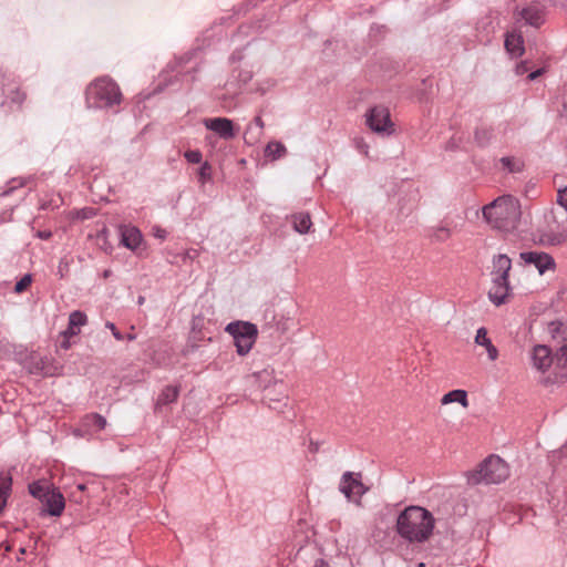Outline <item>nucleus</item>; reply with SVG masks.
<instances>
[{"instance_id":"9","label":"nucleus","mask_w":567,"mask_h":567,"mask_svg":"<svg viewBox=\"0 0 567 567\" xmlns=\"http://www.w3.org/2000/svg\"><path fill=\"white\" fill-rule=\"evenodd\" d=\"M546 17L545 7L540 3L533 2L523 8H516L514 18L517 24L530 25L539 28L544 24Z\"/></svg>"},{"instance_id":"36","label":"nucleus","mask_w":567,"mask_h":567,"mask_svg":"<svg viewBox=\"0 0 567 567\" xmlns=\"http://www.w3.org/2000/svg\"><path fill=\"white\" fill-rule=\"evenodd\" d=\"M355 144H357L358 150L361 153H363L364 155H368L369 146L364 143V141L362 138L355 140Z\"/></svg>"},{"instance_id":"35","label":"nucleus","mask_w":567,"mask_h":567,"mask_svg":"<svg viewBox=\"0 0 567 567\" xmlns=\"http://www.w3.org/2000/svg\"><path fill=\"white\" fill-rule=\"evenodd\" d=\"M209 165L208 163H205L202 165V167L199 168V177L202 179V182H205L206 179H208L210 177V173H209Z\"/></svg>"},{"instance_id":"46","label":"nucleus","mask_w":567,"mask_h":567,"mask_svg":"<svg viewBox=\"0 0 567 567\" xmlns=\"http://www.w3.org/2000/svg\"><path fill=\"white\" fill-rule=\"evenodd\" d=\"M145 301V298L143 296H140L137 299L138 305H143Z\"/></svg>"},{"instance_id":"28","label":"nucleus","mask_w":567,"mask_h":567,"mask_svg":"<svg viewBox=\"0 0 567 567\" xmlns=\"http://www.w3.org/2000/svg\"><path fill=\"white\" fill-rule=\"evenodd\" d=\"M433 238L437 241H444L446 240L447 238H450L451 236V230L450 228L445 227V226H440L437 228H435L433 230V234H432Z\"/></svg>"},{"instance_id":"19","label":"nucleus","mask_w":567,"mask_h":567,"mask_svg":"<svg viewBox=\"0 0 567 567\" xmlns=\"http://www.w3.org/2000/svg\"><path fill=\"white\" fill-rule=\"evenodd\" d=\"M511 269L512 260L506 254H498L493 257L491 274L509 275Z\"/></svg>"},{"instance_id":"41","label":"nucleus","mask_w":567,"mask_h":567,"mask_svg":"<svg viewBox=\"0 0 567 567\" xmlns=\"http://www.w3.org/2000/svg\"><path fill=\"white\" fill-rule=\"evenodd\" d=\"M542 73H543V70L538 69L534 72H530L527 78H528V80L533 81V80L537 79Z\"/></svg>"},{"instance_id":"8","label":"nucleus","mask_w":567,"mask_h":567,"mask_svg":"<svg viewBox=\"0 0 567 567\" xmlns=\"http://www.w3.org/2000/svg\"><path fill=\"white\" fill-rule=\"evenodd\" d=\"M251 381L258 385V388H262L266 393L264 395V400L267 401L268 406L274 410H278L279 406L288 399L287 392L284 390L285 385L282 382L275 381L274 386L279 388V391L276 395H272V390L264 384L266 382H270L272 380L271 372L268 370H262L259 372H255L250 377Z\"/></svg>"},{"instance_id":"22","label":"nucleus","mask_w":567,"mask_h":567,"mask_svg":"<svg viewBox=\"0 0 567 567\" xmlns=\"http://www.w3.org/2000/svg\"><path fill=\"white\" fill-rule=\"evenodd\" d=\"M509 286H492L488 291V298L495 306L498 307L506 302V299L509 295Z\"/></svg>"},{"instance_id":"43","label":"nucleus","mask_w":567,"mask_h":567,"mask_svg":"<svg viewBox=\"0 0 567 567\" xmlns=\"http://www.w3.org/2000/svg\"><path fill=\"white\" fill-rule=\"evenodd\" d=\"M24 99V95L20 94L19 92H17V96L13 97V101L18 102V103H21Z\"/></svg>"},{"instance_id":"20","label":"nucleus","mask_w":567,"mask_h":567,"mask_svg":"<svg viewBox=\"0 0 567 567\" xmlns=\"http://www.w3.org/2000/svg\"><path fill=\"white\" fill-rule=\"evenodd\" d=\"M290 218L293 229L299 234H307L312 226L311 217L308 213H297L291 215Z\"/></svg>"},{"instance_id":"30","label":"nucleus","mask_w":567,"mask_h":567,"mask_svg":"<svg viewBox=\"0 0 567 567\" xmlns=\"http://www.w3.org/2000/svg\"><path fill=\"white\" fill-rule=\"evenodd\" d=\"M501 164L503 165L504 168L508 169L511 173L520 171V166L516 165L511 157H502Z\"/></svg>"},{"instance_id":"29","label":"nucleus","mask_w":567,"mask_h":567,"mask_svg":"<svg viewBox=\"0 0 567 567\" xmlns=\"http://www.w3.org/2000/svg\"><path fill=\"white\" fill-rule=\"evenodd\" d=\"M492 276V286H509L508 276L509 275H501V274H491Z\"/></svg>"},{"instance_id":"11","label":"nucleus","mask_w":567,"mask_h":567,"mask_svg":"<svg viewBox=\"0 0 567 567\" xmlns=\"http://www.w3.org/2000/svg\"><path fill=\"white\" fill-rule=\"evenodd\" d=\"M339 491L349 499L352 501L353 497L358 499L367 492L362 481L361 474L353 472H344L341 476Z\"/></svg>"},{"instance_id":"34","label":"nucleus","mask_w":567,"mask_h":567,"mask_svg":"<svg viewBox=\"0 0 567 567\" xmlns=\"http://www.w3.org/2000/svg\"><path fill=\"white\" fill-rule=\"evenodd\" d=\"M105 327L112 331V334L116 340L121 341L124 339L123 334L116 329V327L113 322L107 321L105 323Z\"/></svg>"},{"instance_id":"3","label":"nucleus","mask_w":567,"mask_h":567,"mask_svg":"<svg viewBox=\"0 0 567 567\" xmlns=\"http://www.w3.org/2000/svg\"><path fill=\"white\" fill-rule=\"evenodd\" d=\"M86 104L93 109H110L122 101L120 86L110 76L92 81L85 91Z\"/></svg>"},{"instance_id":"12","label":"nucleus","mask_w":567,"mask_h":567,"mask_svg":"<svg viewBox=\"0 0 567 567\" xmlns=\"http://www.w3.org/2000/svg\"><path fill=\"white\" fill-rule=\"evenodd\" d=\"M519 258L527 265H533L539 275L546 271H554L557 267L556 261L551 255L545 251H523Z\"/></svg>"},{"instance_id":"10","label":"nucleus","mask_w":567,"mask_h":567,"mask_svg":"<svg viewBox=\"0 0 567 567\" xmlns=\"http://www.w3.org/2000/svg\"><path fill=\"white\" fill-rule=\"evenodd\" d=\"M367 124L375 133L390 135L393 133V124L390 112L384 106H374L367 113Z\"/></svg>"},{"instance_id":"5","label":"nucleus","mask_w":567,"mask_h":567,"mask_svg":"<svg viewBox=\"0 0 567 567\" xmlns=\"http://www.w3.org/2000/svg\"><path fill=\"white\" fill-rule=\"evenodd\" d=\"M509 477V467L507 463L497 455L486 457L478 470L467 473V483L477 485L499 484Z\"/></svg>"},{"instance_id":"17","label":"nucleus","mask_w":567,"mask_h":567,"mask_svg":"<svg viewBox=\"0 0 567 567\" xmlns=\"http://www.w3.org/2000/svg\"><path fill=\"white\" fill-rule=\"evenodd\" d=\"M474 341L477 346L485 348L487 357L491 361H495L498 358V350L492 343V340L487 334L486 328L481 327L477 329Z\"/></svg>"},{"instance_id":"23","label":"nucleus","mask_w":567,"mask_h":567,"mask_svg":"<svg viewBox=\"0 0 567 567\" xmlns=\"http://www.w3.org/2000/svg\"><path fill=\"white\" fill-rule=\"evenodd\" d=\"M265 157L277 161L287 154V148L281 142H269L264 151Z\"/></svg>"},{"instance_id":"47","label":"nucleus","mask_w":567,"mask_h":567,"mask_svg":"<svg viewBox=\"0 0 567 567\" xmlns=\"http://www.w3.org/2000/svg\"><path fill=\"white\" fill-rule=\"evenodd\" d=\"M110 275H111V270H105V271L103 272V277H104V278L110 277Z\"/></svg>"},{"instance_id":"2","label":"nucleus","mask_w":567,"mask_h":567,"mask_svg":"<svg viewBox=\"0 0 567 567\" xmlns=\"http://www.w3.org/2000/svg\"><path fill=\"white\" fill-rule=\"evenodd\" d=\"M483 217L496 229L513 231L522 217L519 200L512 195L499 196L483 207Z\"/></svg>"},{"instance_id":"16","label":"nucleus","mask_w":567,"mask_h":567,"mask_svg":"<svg viewBox=\"0 0 567 567\" xmlns=\"http://www.w3.org/2000/svg\"><path fill=\"white\" fill-rule=\"evenodd\" d=\"M87 322V317L84 312L80 310H74L69 316V326L62 332L64 338H71L78 336L80 333V328L85 326Z\"/></svg>"},{"instance_id":"31","label":"nucleus","mask_w":567,"mask_h":567,"mask_svg":"<svg viewBox=\"0 0 567 567\" xmlns=\"http://www.w3.org/2000/svg\"><path fill=\"white\" fill-rule=\"evenodd\" d=\"M31 275H24L14 286L16 292H22L31 284Z\"/></svg>"},{"instance_id":"21","label":"nucleus","mask_w":567,"mask_h":567,"mask_svg":"<svg viewBox=\"0 0 567 567\" xmlns=\"http://www.w3.org/2000/svg\"><path fill=\"white\" fill-rule=\"evenodd\" d=\"M454 402L460 403L463 408H467V405H468L467 392L462 389H456V390H452V391L447 392L441 399V403L443 405L454 403Z\"/></svg>"},{"instance_id":"1","label":"nucleus","mask_w":567,"mask_h":567,"mask_svg":"<svg viewBox=\"0 0 567 567\" xmlns=\"http://www.w3.org/2000/svg\"><path fill=\"white\" fill-rule=\"evenodd\" d=\"M435 519L431 512L421 506H409L396 519L398 534L410 543L426 542L434 529Z\"/></svg>"},{"instance_id":"13","label":"nucleus","mask_w":567,"mask_h":567,"mask_svg":"<svg viewBox=\"0 0 567 567\" xmlns=\"http://www.w3.org/2000/svg\"><path fill=\"white\" fill-rule=\"evenodd\" d=\"M205 127L218 134L224 140H231L235 137L234 123L227 117H214L204 121Z\"/></svg>"},{"instance_id":"48","label":"nucleus","mask_w":567,"mask_h":567,"mask_svg":"<svg viewBox=\"0 0 567 567\" xmlns=\"http://www.w3.org/2000/svg\"><path fill=\"white\" fill-rule=\"evenodd\" d=\"M126 339H127V340H130V341H132V340H134V339H135V334H131V333H130V334H127V336H126Z\"/></svg>"},{"instance_id":"50","label":"nucleus","mask_w":567,"mask_h":567,"mask_svg":"<svg viewBox=\"0 0 567 567\" xmlns=\"http://www.w3.org/2000/svg\"><path fill=\"white\" fill-rule=\"evenodd\" d=\"M417 567H425V564L424 563H419Z\"/></svg>"},{"instance_id":"42","label":"nucleus","mask_w":567,"mask_h":567,"mask_svg":"<svg viewBox=\"0 0 567 567\" xmlns=\"http://www.w3.org/2000/svg\"><path fill=\"white\" fill-rule=\"evenodd\" d=\"M155 236H157L158 238L163 239L166 236V231L162 230V229H157L156 233H155Z\"/></svg>"},{"instance_id":"32","label":"nucleus","mask_w":567,"mask_h":567,"mask_svg":"<svg viewBox=\"0 0 567 567\" xmlns=\"http://www.w3.org/2000/svg\"><path fill=\"white\" fill-rule=\"evenodd\" d=\"M185 158L192 163V164H198L202 162V153L197 150L195 151H187L185 154H184Z\"/></svg>"},{"instance_id":"26","label":"nucleus","mask_w":567,"mask_h":567,"mask_svg":"<svg viewBox=\"0 0 567 567\" xmlns=\"http://www.w3.org/2000/svg\"><path fill=\"white\" fill-rule=\"evenodd\" d=\"M493 135V132L489 127H477L475 130V141L480 146H485L488 144Z\"/></svg>"},{"instance_id":"24","label":"nucleus","mask_w":567,"mask_h":567,"mask_svg":"<svg viewBox=\"0 0 567 567\" xmlns=\"http://www.w3.org/2000/svg\"><path fill=\"white\" fill-rule=\"evenodd\" d=\"M179 394V390L176 386H166L163 389L161 394L158 395L157 403L158 404H168L177 400Z\"/></svg>"},{"instance_id":"40","label":"nucleus","mask_w":567,"mask_h":567,"mask_svg":"<svg viewBox=\"0 0 567 567\" xmlns=\"http://www.w3.org/2000/svg\"><path fill=\"white\" fill-rule=\"evenodd\" d=\"M37 236L40 238V239H44V240H48L51 238L52 236V233L50 230H41V231H38Z\"/></svg>"},{"instance_id":"15","label":"nucleus","mask_w":567,"mask_h":567,"mask_svg":"<svg viewBox=\"0 0 567 567\" xmlns=\"http://www.w3.org/2000/svg\"><path fill=\"white\" fill-rule=\"evenodd\" d=\"M121 245L124 247L135 250L141 245L143 236L138 228L135 226H121Z\"/></svg>"},{"instance_id":"14","label":"nucleus","mask_w":567,"mask_h":567,"mask_svg":"<svg viewBox=\"0 0 567 567\" xmlns=\"http://www.w3.org/2000/svg\"><path fill=\"white\" fill-rule=\"evenodd\" d=\"M554 361L556 362V358L551 355V351L547 346L537 344L533 348L532 364L537 371L546 372Z\"/></svg>"},{"instance_id":"25","label":"nucleus","mask_w":567,"mask_h":567,"mask_svg":"<svg viewBox=\"0 0 567 567\" xmlns=\"http://www.w3.org/2000/svg\"><path fill=\"white\" fill-rule=\"evenodd\" d=\"M85 424L97 430H104L106 426V419L97 413L87 414L84 417Z\"/></svg>"},{"instance_id":"18","label":"nucleus","mask_w":567,"mask_h":567,"mask_svg":"<svg viewBox=\"0 0 567 567\" xmlns=\"http://www.w3.org/2000/svg\"><path fill=\"white\" fill-rule=\"evenodd\" d=\"M505 49L513 56H520L524 49V38L519 32H508L505 37Z\"/></svg>"},{"instance_id":"7","label":"nucleus","mask_w":567,"mask_h":567,"mask_svg":"<svg viewBox=\"0 0 567 567\" xmlns=\"http://www.w3.org/2000/svg\"><path fill=\"white\" fill-rule=\"evenodd\" d=\"M225 331L233 337L239 355H246L250 352L258 336L257 326L248 321L229 322Z\"/></svg>"},{"instance_id":"27","label":"nucleus","mask_w":567,"mask_h":567,"mask_svg":"<svg viewBox=\"0 0 567 567\" xmlns=\"http://www.w3.org/2000/svg\"><path fill=\"white\" fill-rule=\"evenodd\" d=\"M556 364L561 369H567V344L560 347L555 353Z\"/></svg>"},{"instance_id":"4","label":"nucleus","mask_w":567,"mask_h":567,"mask_svg":"<svg viewBox=\"0 0 567 567\" xmlns=\"http://www.w3.org/2000/svg\"><path fill=\"white\" fill-rule=\"evenodd\" d=\"M535 243L543 247L563 246L567 243V216L563 212H551L546 224L535 233Z\"/></svg>"},{"instance_id":"45","label":"nucleus","mask_w":567,"mask_h":567,"mask_svg":"<svg viewBox=\"0 0 567 567\" xmlns=\"http://www.w3.org/2000/svg\"><path fill=\"white\" fill-rule=\"evenodd\" d=\"M252 133V127L249 125L245 132V137H247L248 135H250Z\"/></svg>"},{"instance_id":"38","label":"nucleus","mask_w":567,"mask_h":567,"mask_svg":"<svg viewBox=\"0 0 567 567\" xmlns=\"http://www.w3.org/2000/svg\"><path fill=\"white\" fill-rule=\"evenodd\" d=\"M254 123L255 125L258 127L259 132L258 134L255 136L256 138L261 134L264 127H265V123L262 121V118L260 116H256L255 120H254Z\"/></svg>"},{"instance_id":"33","label":"nucleus","mask_w":567,"mask_h":567,"mask_svg":"<svg viewBox=\"0 0 567 567\" xmlns=\"http://www.w3.org/2000/svg\"><path fill=\"white\" fill-rule=\"evenodd\" d=\"M557 203L564 208L565 215L567 214V187L559 189L557 194Z\"/></svg>"},{"instance_id":"39","label":"nucleus","mask_w":567,"mask_h":567,"mask_svg":"<svg viewBox=\"0 0 567 567\" xmlns=\"http://www.w3.org/2000/svg\"><path fill=\"white\" fill-rule=\"evenodd\" d=\"M561 116H564L567 120V87H566V91L564 93Z\"/></svg>"},{"instance_id":"37","label":"nucleus","mask_w":567,"mask_h":567,"mask_svg":"<svg viewBox=\"0 0 567 567\" xmlns=\"http://www.w3.org/2000/svg\"><path fill=\"white\" fill-rule=\"evenodd\" d=\"M515 71H516V74H517V75H522V74L526 73V72L528 71L527 62H524V61H523V62L518 63V64L516 65Z\"/></svg>"},{"instance_id":"6","label":"nucleus","mask_w":567,"mask_h":567,"mask_svg":"<svg viewBox=\"0 0 567 567\" xmlns=\"http://www.w3.org/2000/svg\"><path fill=\"white\" fill-rule=\"evenodd\" d=\"M30 494L42 505L41 513L50 516H60L65 507L62 493L45 480L29 484Z\"/></svg>"},{"instance_id":"49","label":"nucleus","mask_w":567,"mask_h":567,"mask_svg":"<svg viewBox=\"0 0 567 567\" xmlns=\"http://www.w3.org/2000/svg\"><path fill=\"white\" fill-rule=\"evenodd\" d=\"M41 209H47L48 208V205L45 203L41 204L40 206Z\"/></svg>"},{"instance_id":"44","label":"nucleus","mask_w":567,"mask_h":567,"mask_svg":"<svg viewBox=\"0 0 567 567\" xmlns=\"http://www.w3.org/2000/svg\"><path fill=\"white\" fill-rule=\"evenodd\" d=\"M69 338H64V341L61 343V348L63 349H69L70 348V342L68 341Z\"/></svg>"}]
</instances>
